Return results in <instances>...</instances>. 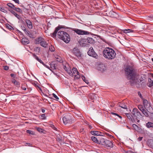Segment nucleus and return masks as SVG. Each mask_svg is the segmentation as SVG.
Returning <instances> with one entry per match:
<instances>
[{"label":"nucleus","instance_id":"nucleus-1","mask_svg":"<svg viewBox=\"0 0 153 153\" xmlns=\"http://www.w3.org/2000/svg\"><path fill=\"white\" fill-rule=\"evenodd\" d=\"M126 74L128 79L131 80V82H133L137 85V74L133 68L130 66H127L125 68Z\"/></svg>","mask_w":153,"mask_h":153},{"label":"nucleus","instance_id":"nucleus-2","mask_svg":"<svg viewBox=\"0 0 153 153\" xmlns=\"http://www.w3.org/2000/svg\"><path fill=\"white\" fill-rule=\"evenodd\" d=\"M103 53L104 57L108 59H112L116 56L115 52L111 48H106L103 50Z\"/></svg>","mask_w":153,"mask_h":153},{"label":"nucleus","instance_id":"nucleus-3","mask_svg":"<svg viewBox=\"0 0 153 153\" xmlns=\"http://www.w3.org/2000/svg\"><path fill=\"white\" fill-rule=\"evenodd\" d=\"M65 26L59 25L57 27H56L55 30L54 32L52 33V36L54 37L56 36V34L58 37L60 39H63V35H64L65 31H62L60 30V29L62 28H65Z\"/></svg>","mask_w":153,"mask_h":153},{"label":"nucleus","instance_id":"nucleus-4","mask_svg":"<svg viewBox=\"0 0 153 153\" xmlns=\"http://www.w3.org/2000/svg\"><path fill=\"white\" fill-rule=\"evenodd\" d=\"M73 53L79 59H82V54L79 50L77 48H75L73 49Z\"/></svg>","mask_w":153,"mask_h":153},{"label":"nucleus","instance_id":"nucleus-5","mask_svg":"<svg viewBox=\"0 0 153 153\" xmlns=\"http://www.w3.org/2000/svg\"><path fill=\"white\" fill-rule=\"evenodd\" d=\"M63 68L70 76L72 75V72L71 70V69L69 66V65L66 62H64L62 64Z\"/></svg>","mask_w":153,"mask_h":153},{"label":"nucleus","instance_id":"nucleus-6","mask_svg":"<svg viewBox=\"0 0 153 153\" xmlns=\"http://www.w3.org/2000/svg\"><path fill=\"white\" fill-rule=\"evenodd\" d=\"M74 31L77 34L79 35H92L90 32L78 29H75Z\"/></svg>","mask_w":153,"mask_h":153},{"label":"nucleus","instance_id":"nucleus-7","mask_svg":"<svg viewBox=\"0 0 153 153\" xmlns=\"http://www.w3.org/2000/svg\"><path fill=\"white\" fill-rule=\"evenodd\" d=\"M50 67H48V69H49L51 71L53 72L54 70H56L58 69L57 67V62L56 61H53L50 64Z\"/></svg>","mask_w":153,"mask_h":153},{"label":"nucleus","instance_id":"nucleus-8","mask_svg":"<svg viewBox=\"0 0 153 153\" xmlns=\"http://www.w3.org/2000/svg\"><path fill=\"white\" fill-rule=\"evenodd\" d=\"M132 114L136 118H142V116L138 110L136 108H134L132 110Z\"/></svg>","mask_w":153,"mask_h":153},{"label":"nucleus","instance_id":"nucleus-9","mask_svg":"<svg viewBox=\"0 0 153 153\" xmlns=\"http://www.w3.org/2000/svg\"><path fill=\"white\" fill-rule=\"evenodd\" d=\"M70 114H67L63 117V120L64 124L70 123L71 120V118Z\"/></svg>","mask_w":153,"mask_h":153},{"label":"nucleus","instance_id":"nucleus-10","mask_svg":"<svg viewBox=\"0 0 153 153\" xmlns=\"http://www.w3.org/2000/svg\"><path fill=\"white\" fill-rule=\"evenodd\" d=\"M88 54L89 56L93 57L96 58H97L98 57L97 54L95 52L92 47H91L89 48Z\"/></svg>","mask_w":153,"mask_h":153},{"label":"nucleus","instance_id":"nucleus-11","mask_svg":"<svg viewBox=\"0 0 153 153\" xmlns=\"http://www.w3.org/2000/svg\"><path fill=\"white\" fill-rule=\"evenodd\" d=\"M63 36V39H61L66 43H69L70 41V38L69 35L65 32Z\"/></svg>","mask_w":153,"mask_h":153},{"label":"nucleus","instance_id":"nucleus-12","mask_svg":"<svg viewBox=\"0 0 153 153\" xmlns=\"http://www.w3.org/2000/svg\"><path fill=\"white\" fill-rule=\"evenodd\" d=\"M72 70L73 73H72L73 74L71 75L74 76L75 77L76 79H79L80 78L79 73L77 71V69L75 68H72Z\"/></svg>","mask_w":153,"mask_h":153},{"label":"nucleus","instance_id":"nucleus-13","mask_svg":"<svg viewBox=\"0 0 153 153\" xmlns=\"http://www.w3.org/2000/svg\"><path fill=\"white\" fill-rule=\"evenodd\" d=\"M55 124H54L52 122L50 121L48 122V127H50L51 128H50L51 129H52L53 130L57 131V129Z\"/></svg>","mask_w":153,"mask_h":153},{"label":"nucleus","instance_id":"nucleus-14","mask_svg":"<svg viewBox=\"0 0 153 153\" xmlns=\"http://www.w3.org/2000/svg\"><path fill=\"white\" fill-rule=\"evenodd\" d=\"M113 144L112 142L110 140H106L105 142V144L104 146L106 147H113Z\"/></svg>","mask_w":153,"mask_h":153},{"label":"nucleus","instance_id":"nucleus-15","mask_svg":"<svg viewBox=\"0 0 153 153\" xmlns=\"http://www.w3.org/2000/svg\"><path fill=\"white\" fill-rule=\"evenodd\" d=\"M117 105L123 109H126L127 108V104L126 102H122L118 104Z\"/></svg>","mask_w":153,"mask_h":153},{"label":"nucleus","instance_id":"nucleus-16","mask_svg":"<svg viewBox=\"0 0 153 153\" xmlns=\"http://www.w3.org/2000/svg\"><path fill=\"white\" fill-rule=\"evenodd\" d=\"M79 44L82 47L86 46L87 45V44L86 42L85 41V40L83 39L80 40L79 42Z\"/></svg>","mask_w":153,"mask_h":153},{"label":"nucleus","instance_id":"nucleus-17","mask_svg":"<svg viewBox=\"0 0 153 153\" xmlns=\"http://www.w3.org/2000/svg\"><path fill=\"white\" fill-rule=\"evenodd\" d=\"M44 40L42 38L39 37L36 39L35 40V43L36 44H41Z\"/></svg>","mask_w":153,"mask_h":153},{"label":"nucleus","instance_id":"nucleus-18","mask_svg":"<svg viewBox=\"0 0 153 153\" xmlns=\"http://www.w3.org/2000/svg\"><path fill=\"white\" fill-rule=\"evenodd\" d=\"M90 133L93 135L96 136H103L101 134V132L97 131H91Z\"/></svg>","mask_w":153,"mask_h":153},{"label":"nucleus","instance_id":"nucleus-19","mask_svg":"<svg viewBox=\"0 0 153 153\" xmlns=\"http://www.w3.org/2000/svg\"><path fill=\"white\" fill-rule=\"evenodd\" d=\"M55 57L56 59V61L57 62V64H58V62H59L60 64L63 62V61L61 57L57 55H55Z\"/></svg>","mask_w":153,"mask_h":153},{"label":"nucleus","instance_id":"nucleus-20","mask_svg":"<svg viewBox=\"0 0 153 153\" xmlns=\"http://www.w3.org/2000/svg\"><path fill=\"white\" fill-rule=\"evenodd\" d=\"M25 22L27 24L28 27L30 29H31L33 27L32 23V22L28 19H26Z\"/></svg>","mask_w":153,"mask_h":153},{"label":"nucleus","instance_id":"nucleus-21","mask_svg":"<svg viewBox=\"0 0 153 153\" xmlns=\"http://www.w3.org/2000/svg\"><path fill=\"white\" fill-rule=\"evenodd\" d=\"M87 42L91 44H94L95 43L94 40L92 38L88 37L87 39Z\"/></svg>","mask_w":153,"mask_h":153},{"label":"nucleus","instance_id":"nucleus-22","mask_svg":"<svg viewBox=\"0 0 153 153\" xmlns=\"http://www.w3.org/2000/svg\"><path fill=\"white\" fill-rule=\"evenodd\" d=\"M109 15L111 17L113 18H116L117 16V13L113 11H111L109 13Z\"/></svg>","mask_w":153,"mask_h":153},{"label":"nucleus","instance_id":"nucleus-23","mask_svg":"<svg viewBox=\"0 0 153 153\" xmlns=\"http://www.w3.org/2000/svg\"><path fill=\"white\" fill-rule=\"evenodd\" d=\"M99 139H100V140H99V143H98V144L104 146V145L105 144L106 140H105L103 138H101L100 139L99 138Z\"/></svg>","mask_w":153,"mask_h":153},{"label":"nucleus","instance_id":"nucleus-24","mask_svg":"<svg viewBox=\"0 0 153 153\" xmlns=\"http://www.w3.org/2000/svg\"><path fill=\"white\" fill-rule=\"evenodd\" d=\"M98 70L102 72L104 71L105 70V67L103 65H100L98 68Z\"/></svg>","mask_w":153,"mask_h":153},{"label":"nucleus","instance_id":"nucleus-25","mask_svg":"<svg viewBox=\"0 0 153 153\" xmlns=\"http://www.w3.org/2000/svg\"><path fill=\"white\" fill-rule=\"evenodd\" d=\"M52 97H54L57 100L59 99L58 97L54 94L53 93L52 94H50L48 93V98L52 99Z\"/></svg>","mask_w":153,"mask_h":153},{"label":"nucleus","instance_id":"nucleus-26","mask_svg":"<svg viewBox=\"0 0 153 153\" xmlns=\"http://www.w3.org/2000/svg\"><path fill=\"white\" fill-rule=\"evenodd\" d=\"M22 42L24 44L26 45L28 44L29 43V41L28 39L26 38H23L22 39Z\"/></svg>","mask_w":153,"mask_h":153},{"label":"nucleus","instance_id":"nucleus-27","mask_svg":"<svg viewBox=\"0 0 153 153\" xmlns=\"http://www.w3.org/2000/svg\"><path fill=\"white\" fill-rule=\"evenodd\" d=\"M24 30L25 33L30 37H32L33 36L30 32L28 30H27L26 28L24 29Z\"/></svg>","mask_w":153,"mask_h":153},{"label":"nucleus","instance_id":"nucleus-28","mask_svg":"<svg viewBox=\"0 0 153 153\" xmlns=\"http://www.w3.org/2000/svg\"><path fill=\"white\" fill-rule=\"evenodd\" d=\"M91 139L93 142L97 143L98 144V143H99V140L95 137H92Z\"/></svg>","mask_w":153,"mask_h":153},{"label":"nucleus","instance_id":"nucleus-29","mask_svg":"<svg viewBox=\"0 0 153 153\" xmlns=\"http://www.w3.org/2000/svg\"><path fill=\"white\" fill-rule=\"evenodd\" d=\"M33 57L34 58H35V59H36L37 61H38L40 63H42V64H43L44 65V63L42 62V60L41 59L39 58L37 56H36L35 54H33Z\"/></svg>","mask_w":153,"mask_h":153},{"label":"nucleus","instance_id":"nucleus-30","mask_svg":"<svg viewBox=\"0 0 153 153\" xmlns=\"http://www.w3.org/2000/svg\"><path fill=\"white\" fill-rule=\"evenodd\" d=\"M12 82L14 83L17 86H19L20 85V83L19 82L17 81L15 79H13L12 80Z\"/></svg>","mask_w":153,"mask_h":153},{"label":"nucleus","instance_id":"nucleus-31","mask_svg":"<svg viewBox=\"0 0 153 153\" xmlns=\"http://www.w3.org/2000/svg\"><path fill=\"white\" fill-rule=\"evenodd\" d=\"M146 126L148 128H153V123L151 122H148L146 124Z\"/></svg>","mask_w":153,"mask_h":153},{"label":"nucleus","instance_id":"nucleus-32","mask_svg":"<svg viewBox=\"0 0 153 153\" xmlns=\"http://www.w3.org/2000/svg\"><path fill=\"white\" fill-rule=\"evenodd\" d=\"M148 85L149 87H151L153 85V80H152L150 78L148 79Z\"/></svg>","mask_w":153,"mask_h":153},{"label":"nucleus","instance_id":"nucleus-33","mask_svg":"<svg viewBox=\"0 0 153 153\" xmlns=\"http://www.w3.org/2000/svg\"><path fill=\"white\" fill-rule=\"evenodd\" d=\"M40 45L42 46L45 48L47 47L48 45L47 42L44 40L40 44Z\"/></svg>","mask_w":153,"mask_h":153},{"label":"nucleus","instance_id":"nucleus-34","mask_svg":"<svg viewBox=\"0 0 153 153\" xmlns=\"http://www.w3.org/2000/svg\"><path fill=\"white\" fill-rule=\"evenodd\" d=\"M148 110L147 109H145L142 111V112L145 116L146 117H148L149 116V114H148Z\"/></svg>","mask_w":153,"mask_h":153},{"label":"nucleus","instance_id":"nucleus-35","mask_svg":"<svg viewBox=\"0 0 153 153\" xmlns=\"http://www.w3.org/2000/svg\"><path fill=\"white\" fill-rule=\"evenodd\" d=\"M13 9L20 13H22V10L20 8L15 7Z\"/></svg>","mask_w":153,"mask_h":153},{"label":"nucleus","instance_id":"nucleus-36","mask_svg":"<svg viewBox=\"0 0 153 153\" xmlns=\"http://www.w3.org/2000/svg\"><path fill=\"white\" fill-rule=\"evenodd\" d=\"M62 140V137L59 135H58L56 136V140L59 142H61Z\"/></svg>","mask_w":153,"mask_h":153},{"label":"nucleus","instance_id":"nucleus-37","mask_svg":"<svg viewBox=\"0 0 153 153\" xmlns=\"http://www.w3.org/2000/svg\"><path fill=\"white\" fill-rule=\"evenodd\" d=\"M138 108L142 112L145 109L142 105H140L138 106Z\"/></svg>","mask_w":153,"mask_h":153},{"label":"nucleus","instance_id":"nucleus-38","mask_svg":"<svg viewBox=\"0 0 153 153\" xmlns=\"http://www.w3.org/2000/svg\"><path fill=\"white\" fill-rule=\"evenodd\" d=\"M27 88V85L26 84L24 83L22 85L21 88L22 90H26Z\"/></svg>","mask_w":153,"mask_h":153},{"label":"nucleus","instance_id":"nucleus-39","mask_svg":"<svg viewBox=\"0 0 153 153\" xmlns=\"http://www.w3.org/2000/svg\"><path fill=\"white\" fill-rule=\"evenodd\" d=\"M49 49L51 52H53L55 51V48L52 45L49 46Z\"/></svg>","mask_w":153,"mask_h":153},{"label":"nucleus","instance_id":"nucleus-40","mask_svg":"<svg viewBox=\"0 0 153 153\" xmlns=\"http://www.w3.org/2000/svg\"><path fill=\"white\" fill-rule=\"evenodd\" d=\"M143 103L144 107L147 106L148 104V101L145 99H144L143 101Z\"/></svg>","mask_w":153,"mask_h":153},{"label":"nucleus","instance_id":"nucleus-41","mask_svg":"<svg viewBox=\"0 0 153 153\" xmlns=\"http://www.w3.org/2000/svg\"><path fill=\"white\" fill-rule=\"evenodd\" d=\"M7 5L13 9L15 7V6L11 3H8L7 4Z\"/></svg>","mask_w":153,"mask_h":153},{"label":"nucleus","instance_id":"nucleus-42","mask_svg":"<svg viewBox=\"0 0 153 153\" xmlns=\"http://www.w3.org/2000/svg\"><path fill=\"white\" fill-rule=\"evenodd\" d=\"M111 114L117 116L119 118H120V119H121L122 118V117L121 116L119 115L118 114L116 113L111 112Z\"/></svg>","mask_w":153,"mask_h":153},{"label":"nucleus","instance_id":"nucleus-43","mask_svg":"<svg viewBox=\"0 0 153 153\" xmlns=\"http://www.w3.org/2000/svg\"><path fill=\"white\" fill-rule=\"evenodd\" d=\"M6 27L10 30H13V28L9 24H8L7 25Z\"/></svg>","mask_w":153,"mask_h":153},{"label":"nucleus","instance_id":"nucleus-44","mask_svg":"<svg viewBox=\"0 0 153 153\" xmlns=\"http://www.w3.org/2000/svg\"><path fill=\"white\" fill-rule=\"evenodd\" d=\"M39 117L41 119H45L46 117L45 114H42L39 116Z\"/></svg>","mask_w":153,"mask_h":153},{"label":"nucleus","instance_id":"nucleus-45","mask_svg":"<svg viewBox=\"0 0 153 153\" xmlns=\"http://www.w3.org/2000/svg\"><path fill=\"white\" fill-rule=\"evenodd\" d=\"M90 97L92 99L94 98V97L95 96V94H91L89 95Z\"/></svg>","mask_w":153,"mask_h":153},{"label":"nucleus","instance_id":"nucleus-46","mask_svg":"<svg viewBox=\"0 0 153 153\" xmlns=\"http://www.w3.org/2000/svg\"><path fill=\"white\" fill-rule=\"evenodd\" d=\"M16 18H17L18 19H20L21 18V17L19 15L17 14L16 13L14 15Z\"/></svg>","mask_w":153,"mask_h":153},{"label":"nucleus","instance_id":"nucleus-47","mask_svg":"<svg viewBox=\"0 0 153 153\" xmlns=\"http://www.w3.org/2000/svg\"><path fill=\"white\" fill-rule=\"evenodd\" d=\"M150 143H151V144L150 145L149 144V145L152 148H153V140H151L150 141Z\"/></svg>","mask_w":153,"mask_h":153},{"label":"nucleus","instance_id":"nucleus-48","mask_svg":"<svg viewBox=\"0 0 153 153\" xmlns=\"http://www.w3.org/2000/svg\"><path fill=\"white\" fill-rule=\"evenodd\" d=\"M126 115L129 119H131V115L130 114H129L127 113L126 114Z\"/></svg>","mask_w":153,"mask_h":153},{"label":"nucleus","instance_id":"nucleus-49","mask_svg":"<svg viewBox=\"0 0 153 153\" xmlns=\"http://www.w3.org/2000/svg\"><path fill=\"white\" fill-rule=\"evenodd\" d=\"M27 132L29 134H33V132L31 130H27Z\"/></svg>","mask_w":153,"mask_h":153},{"label":"nucleus","instance_id":"nucleus-50","mask_svg":"<svg viewBox=\"0 0 153 153\" xmlns=\"http://www.w3.org/2000/svg\"><path fill=\"white\" fill-rule=\"evenodd\" d=\"M37 130L38 131H39V132H42V129H41V128H37Z\"/></svg>","mask_w":153,"mask_h":153},{"label":"nucleus","instance_id":"nucleus-51","mask_svg":"<svg viewBox=\"0 0 153 153\" xmlns=\"http://www.w3.org/2000/svg\"><path fill=\"white\" fill-rule=\"evenodd\" d=\"M4 69L5 70H7L9 69V67L7 66H4Z\"/></svg>","mask_w":153,"mask_h":153},{"label":"nucleus","instance_id":"nucleus-52","mask_svg":"<svg viewBox=\"0 0 153 153\" xmlns=\"http://www.w3.org/2000/svg\"><path fill=\"white\" fill-rule=\"evenodd\" d=\"M14 15L16 13V12H15L14 10H9Z\"/></svg>","mask_w":153,"mask_h":153},{"label":"nucleus","instance_id":"nucleus-53","mask_svg":"<svg viewBox=\"0 0 153 153\" xmlns=\"http://www.w3.org/2000/svg\"><path fill=\"white\" fill-rule=\"evenodd\" d=\"M129 29H127V30H124V31H123L125 33H128V31L129 30Z\"/></svg>","mask_w":153,"mask_h":153},{"label":"nucleus","instance_id":"nucleus-54","mask_svg":"<svg viewBox=\"0 0 153 153\" xmlns=\"http://www.w3.org/2000/svg\"><path fill=\"white\" fill-rule=\"evenodd\" d=\"M143 138V137H139L138 138V140L139 141H140L142 140Z\"/></svg>","mask_w":153,"mask_h":153},{"label":"nucleus","instance_id":"nucleus-55","mask_svg":"<svg viewBox=\"0 0 153 153\" xmlns=\"http://www.w3.org/2000/svg\"><path fill=\"white\" fill-rule=\"evenodd\" d=\"M138 94L140 98L142 97V96L140 92H138Z\"/></svg>","mask_w":153,"mask_h":153},{"label":"nucleus","instance_id":"nucleus-56","mask_svg":"<svg viewBox=\"0 0 153 153\" xmlns=\"http://www.w3.org/2000/svg\"><path fill=\"white\" fill-rule=\"evenodd\" d=\"M82 79H83V80L84 81H85L86 80H85V76H82Z\"/></svg>","mask_w":153,"mask_h":153},{"label":"nucleus","instance_id":"nucleus-57","mask_svg":"<svg viewBox=\"0 0 153 153\" xmlns=\"http://www.w3.org/2000/svg\"><path fill=\"white\" fill-rule=\"evenodd\" d=\"M14 75H15L14 74H10V76L12 77H14Z\"/></svg>","mask_w":153,"mask_h":153},{"label":"nucleus","instance_id":"nucleus-58","mask_svg":"<svg viewBox=\"0 0 153 153\" xmlns=\"http://www.w3.org/2000/svg\"><path fill=\"white\" fill-rule=\"evenodd\" d=\"M83 130H84V129L83 128H82V129H80V132H83Z\"/></svg>","mask_w":153,"mask_h":153},{"label":"nucleus","instance_id":"nucleus-59","mask_svg":"<svg viewBox=\"0 0 153 153\" xmlns=\"http://www.w3.org/2000/svg\"><path fill=\"white\" fill-rule=\"evenodd\" d=\"M129 30L128 31V33L130 32H133V31L131 29H129Z\"/></svg>","mask_w":153,"mask_h":153},{"label":"nucleus","instance_id":"nucleus-60","mask_svg":"<svg viewBox=\"0 0 153 153\" xmlns=\"http://www.w3.org/2000/svg\"><path fill=\"white\" fill-rule=\"evenodd\" d=\"M133 127H137V125L134 124L133 125Z\"/></svg>","mask_w":153,"mask_h":153},{"label":"nucleus","instance_id":"nucleus-61","mask_svg":"<svg viewBox=\"0 0 153 153\" xmlns=\"http://www.w3.org/2000/svg\"><path fill=\"white\" fill-rule=\"evenodd\" d=\"M45 29V28H46L47 29H48V25H47L46 26H45V27L44 28Z\"/></svg>","mask_w":153,"mask_h":153},{"label":"nucleus","instance_id":"nucleus-62","mask_svg":"<svg viewBox=\"0 0 153 153\" xmlns=\"http://www.w3.org/2000/svg\"><path fill=\"white\" fill-rule=\"evenodd\" d=\"M114 104H112L111 105H110V106H111V107H114Z\"/></svg>","mask_w":153,"mask_h":153},{"label":"nucleus","instance_id":"nucleus-63","mask_svg":"<svg viewBox=\"0 0 153 153\" xmlns=\"http://www.w3.org/2000/svg\"><path fill=\"white\" fill-rule=\"evenodd\" d=\"M86 83H88V81L87 80H85V81H84Z\"/></svg>","mask_w":153,"mask_h":153},{"label":"nucleus","instance_id":"nucleus-64","mask_svg":"<svg viewBox=\"0 0 153 153\" xmlns=\"http://www.w3.org/2000/svg\"><path fill=\"white\" fill-rule=\"evenodd\" d=\"M42 113H44L45 112V110L44 109L42 110Z\"/></svg>","mask_w":153,"mask_h":153}]
</instances>
